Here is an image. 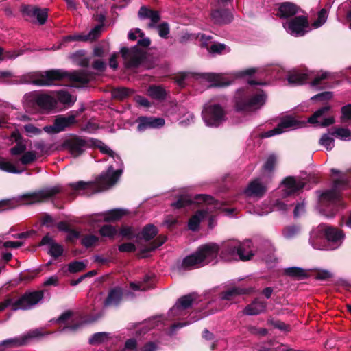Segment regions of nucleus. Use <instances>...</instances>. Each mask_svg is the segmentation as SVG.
<instances>
[{
	"mask_svg": "<svg viewBox=\"0 0 351 351\" xmlns=\"http://www.w3.org/2000/svg\"><path fill=\"white\" fill-rule=\"evenodd\" d=\"M99 150L114 160V164L110 165L106 173L100 175L95 184L84 182L80 181L70 184L73 190L79 191L81 189H94L95 192H99L109 189L113 186L119 180L123 172V162L121 158L109 147L99 141L95 143Z\"/></svg>",
	"mask_w": 351,
	"mask_h": 351,
	"instance_id": "nucleus-1",
	"label": "nucleus"
},
{
	"mask_svg": "<svg viewBox=\"0 0 351 351\" xmlns=\"http://www.w3.org/2000/svg\"><path fill=\"white\" fill-rule=\"evenodd\" d=\"M68 79L74 86L87 84L91 75L85 71L67 73L60 69L29 73L23 77L24 83H32L38 86H51L63 79Z\"/></svg>",
	"mask_w": 351,
	"mask_h": 351,
	"instance_id": "nucleus-2",
	"label": "nucleus"
},
{
	"mask_svg": "<svg viewBox=\"0 0 351 351\" xmlns=\"http://www.w3.org/2000/svg\"><path fill=\"white\" fill-rule=\"evenodd\" d=\"M219 247L214 243H209L199 247L193 254L183 261V266L187 268H198L209 263H217Z\"/></svg>",
	"mask_w": 351,
	"mask_h": 351,
	"instance_id": "nucleus-3",
	"label": "nucleus"
},
{
	"mask_svg": "<svg viewBox=\"0 0 351 351\" xmlns=\"http://www.w3.org/2000/svg\"><path fill=\"white\" fill-rule=\"evenodd\" d=\"M60 191V187L54 186L45 189L34 193L23 195L17 198L0 201V211L14 208L20 204H32L40 203L48 199Z\"/></svg>",
	"mask_w": 351,
	"mask_h": 351,
	"instance_id": "nucleus-4",
	"label": "nucleus"
},
{
	"mask_svg": "<svg viewBox=\"0 0 351 351\" xmlns=\"http://www.w3.org/2000/svg\"><path fill=\"white\" fill-rule=\"evenodd\" d=\"M253 255L252 243L250 240L243 243L238 241L227 242L220 254L221 258L226 261L237 260V257L242 261H248Z\"/></svg>",
	"mask_w": 351,
	"mask_h": 351,
	"instance_id": "nucleus-5",
	"label": "nucleus"
},
{
	"mask_svg": "<svg viewBox=\"0 0 351 351\" xmlns=\"http://www.w3.org/2000/svg\"><path fill=\"white\" fill-rule=\"evenodd\" d=\"M324 237L338 246L341 243L344 235L341 230L322 224L311 232L310 244L315 249L323 250L324 246L318 243V240Z\"/></svg>",
	"mask_w": 351,
	"mask_h": 351,
	"instance_id": "nucleus-6",
	"label": "nucleus"
},
{
	"mask_svg": "<svg viewBox=\"0 0 351 351\" xmlns=\"http://www.w3.org/2000/svg\"><path fill=\"white\" fill-rule=\"evenodd\" d=\"M266 96L262 90L252 93L239 90L236 96V108L239 111H249L261 108L265 102Z\"/></svg>",
	"mask_w": 351,
	"mask_h": 351,
	"instance_id": "nucleus-7",
	"label": "nucleus"
},
{
	"mask_svg": "<svg viewBox=\"0 0 351 351\" xmlns=\"http://www.w3.org/2000/svg\"><path fill=\"white\" fill-rule=\"evenodd\" d=\"M43 298L42 291L27 292L19 299L8 298L0 302V311L7 307H10L13 311L28 310L36 305Z\"/></svg>",
	"mask_w": 351,
	"mask_h": 351,
	"instance_id": "nucleus-8",
	"label": "nucleus"
},
{
	"mask_svg": "<svg viewBox=\"0 0 351 351\" xmlns=\"http://www.w3.org/2000/svg\"><path fill=\"white\" fill-rule=\"evenodd\" d=\"M329 77V74L326 72H320L315 75L313 73H300L297 71H293L287 75V80L289 84L293 85H301L308 80H312L311 86L317 87L324 84V80Z\"/></svg>",
	"mask_w": 351,
	"mask_h": 351,
	"instance_id": "nucleus-9",
	"label": "nucleus"
},
{
	"mask_svg": "<svg viewBox=\"0 0 351 351\" xmlns=\"http://www.w3.org/2000/svg\"><path fill=\"white\" fill-rule=\"evenodd\" d=\"M195 199L197 202L202 201L210 205V207H208L206 210H199L190 218L188 226L189 228L193 231H195L198 229L199 223L208 216L209 213L213 212V210L221 208V204L215 202L213 197L208 195H198L196 196Z\"/></svg>",
	"mask_w": 351,
	"mask_h": 351,
	"instance_id": "nucleus-10",
	"label": "nucleus"
},
{
	"mask_svg": "<svg viewBox=\"0 0 351 351\" xmlns=\"http://www.w3.org/2000/svg\"><path fill=\"white\" fill-rule=\"evenodd\" d=\"M36 158L34 151L25 152L18 159L12 162L8 159L0 158V169L12 173H21L23 169H19L21 165H28L32 163Z\"/></svg>",
	"mask_w": 351,
	"mask_h": 351,
	"instance_id": "nucleus-11",
	"label": "nucleus"
},
{
	"mask_svg": "<svg viewBox=\"0 0 351 351\" xmlns=\"http://www.w3.org/2000/svg\"><path fill=\"white\" fill-rule=\"evenodd\" d=\"M202 117L206 125L210 127H217L226 119L224 110L217 104L205 106Z\"/></svg>",
	"mask_w": 351,
	"mask_h": 351,
	"instance_id": "nucleus-12",
	"label": "nucleus"
},
{
	"mask_svg": "<svg viewBox=\"0 0 351 351\" xmlns=\"http://www.w3.org/2000/svg\"><path fill=\"white\" fill-rule=\"evenodd\" d=\"M286 31L294 36H302L306 33L305 29L308 26L307 18L304 16H296L283 24Z\"/></svg>",
	"mask_w": 351,
	"mask_h": 351,
	"instance_id": "nucleus-13",
	"label": "nucleus"
},
{
	"mask_svg": "<svg viewBox=\"0 0 351 351\" xmlns=\"http://www.w3.org/2000/svg\"><path fill=\"white\" fill-rule=\"evenodd\" d=\"M347 184V181L344 178H339L334 181L333 186L331 190L324 192L319 197L322 204L325 203L335 204L339 202V191L343 189Z\"/></svg>",
	"mask_w": 351,
	"mask_h": 351,
	"instance_id": "nucleus-14",
	"label": "nucleus"
},
{
	"mask_svg": "<svg viewBox=\"0 0 351 351\" xmlns=\"http://www.w3.org/2000/svg\"><path fill=\"white\" fill-rule=\"evenodd\" d=\"M121 53L128 68L137 67L144 58V52L138 47L130 49L123 47Z\"/></svg>",
	"mask_w": 351,
	"mask_h": 351,
	"instance_id": "nucleus-15",
	"label": "nucleus"
},
{
	"mask_svg": "<svg viewBox=\"0 0 351 351\" xmlns=\"http://www.w3.org/2000/svg\"><path fill=\"white\" fill-rule=\"evenodd\" d=\"M42 335L41 331L39 329H36L21 337L3 340L0 342V351H4V347L12 348L25 345L28 342L29 339Z\"/></svg>",
	"mask_w": 351,
	"mask_h": 351,
	"instance_id": "nucleus-16",
	"label": "nucleus"
},
{
	"mask_svg": "<svg viewBox=\"0 0 351 351\" xmlns=\"http://www.w3.org/2000/svg\"><path fill=\"white\" fill-rule=\"evenodd\" d=\"M34 105L37 106L42 110H51L56 105V100L54 97L47 94L33 93L27 96Z\"/></svg>",
	"mask_w": 351,
	"mask_h": 351,
	"instance_id": "nucleus-17",
	"label": "nucleus"
},
{
	"mask_svg": "<svg viewBox=\"0 0 351 351\" xmlns=\"http://www.w3.org/2000/svg\"><path fill=\"white\" fill-rule=\"evenodd\" d=\"M128 214L125 209L117 208L110 210L105 213L96 214L91 217L90 223L94 226L98 221H114L120 219Z\"/></svg>",
	"mask_w": 351,
	"mask_h": 351,
	"instance_id": "nucleus-18",
	"label": "nucleus"
},
{
	"mask_svg": "<svg viewBox=\"0 0 351 351\" xmlns=\"http://www.w3.org/2000/svg\"><path fill=\"white\" fill-rule=\"evenodd\" d=\"M75 122V116L58 117L56 119L53 125L45 126L43 130L47 133H58L63 131L66 128Z\"/></svg>",
	"mask_w": 351,
	"mask_h": 351,
	"instance_id": "nucleus-19",
	"label": "nucleus"
},
{
	"mask_svg": "<svg viewBox=\"0 0 351 351\" xmlns=\"http://www.w3.org/2000/svg\"><path fill=\"white\" fill-rule=\"evenodd\" d=\"M64 146L66 148L71 154L74 157H77L82 154L87 148V143L81 138H72L66 141Z\"/></svg>",
	"mask_w": 351,
	"mask_h": 351,
	"instance_id": "nucleus-20",
	"label": "nucleus"
},
{
	"mask_svg": "<svg viewBox=\"0 0 351 351\" xmlns=\"http://www.w3.org/2000/svg\"><path fill=\"white\" fill-rule=\"evenodd\" d=\"M330 110V106H326L317 110L308 118V123L317 124L320 126H328L333 123L334 119L332 117H325L324 114Z\"/></svg>",
	"mask_w": 351,
	"mask_h": 351,
	"instance_id": "nucleus-21",
	"label": "nucleus"
},
{
	"mask_svg": "<svg viewBox=\"0 0 351 351\" xmlns=\"http://www.w3.org/2000/svg\"><path fill=\"white\" fill-rule=\"evenodd\" d=\"M194 295L189 294L181 297L176 304L171 308L169 314L172 316H178L183 315V312L189 308L194 300Z\"/></svg>",
	"mask_w": 351,
	"mask_h": 351,
	"instance_id": "nucleus-22",
	"label": "nucleus"
},
{
	"mask_svg": "<svg viewBox=\"0 0 351 351\" xmlns=\"http://www.w3.org/2000/svg\"><path fill=\"white\" fill-rule=\"evenodd\" d=\"M211 38L209 36L204 34L200 35V40L202 41V45L206 47L208 51L212 54H223L227 53L230 51V49L228 46L225 44L215 43H213L210 47H208L207 41Z\"/></svg>",
	"mask_w": 351,
	"mask_h": 351,
	"instance_id": "nucleus-23",
	"label": "nucleus"
},
{
	"mask_svg": "<svg viewBox=\"0 0 351 351\" xmlns=\"http://www.w3.org/2000/svg\"><path fill=\"white\" fill-rule=\"evenodd\" d=\"M306 182L300 178L288 177L283 181L285 193L286 195H290L302 189Z\"/></svg>",
	"mask_w": 351,
	"mask_h": 351,
	"instance_id": "nucleus-24",
	"label": "nucleus"
},
{
	"mask_svg": "<svg viewBox=\"0 0 351 351\" xmlns=\"http://www.w3.org/2000/svg\"><path fill=\"white\" fill-rule=\"evenodd\" d=\"M267 191L266 186L259 179H255L250 182L245 190V194L249 197L260 198L263 196Z\"/></svg>",
	"mask_w": 351,
	"mask_h": 351,
	"instance_id": "nucleus-25",
	"label": "nucleus"
},
{
	"mask_svg": "<svg viewBox=\"0 0 351 351\" xmlns=\"http://www.w3.org/2000/svg\"><path fill=\"white\" fill-rule=\"evenodd\" d=\"M203 77L206 81L210 83V86H226L232 82L229 77L223 74L208 73L204 74Z\"/></svg>",
	"mask_w": 351,
	"mask_h": 351,
	"instance_id": "nucleus-26",
	"label": "nucleus"
},
{
	"mask_svg": "<svg viewBox=\"0 0 351 351\" xmlns=\"http://www.w3.org/2000/svg\"><path fill=\"white\" fill-rule=\"evenodd\" d=\"M103 26L101 25H96L88 34H75L66 36L63 42H69L71 40L87 41L93 40L97 38L101 32Z\"/></svg>",
	"mask_w": 351,
	"mask_h": 351,
	"instance_id": "nucleus-27",
	"label": "nucleus"
},
{
	"mask_svg": "<svg viewBox=\"0 0 351 351\" xmlns=\"http://www.w3.org/2000/svg\"><path fill=\"white\" fill-rule=\"evenodd\" d=\"M137 129L139 132H143L148 128H156L162 127L165 124V120L162 118L155 117H140L138 119Z\"/></svg>",
	"mask_w": 351,
	"mask_h": 351,
	"instance_id": "nucleus-28",
	"label": "nucleus"
},
{
	"mask_svg": "<svg viewBox=\"0 0 351 351\" xmlns=\"http://www.w3.org/2000/svg\"><path fill=\"white\" fill-rule=\"evenodd\" d=\"M267 303L259 299L254 300L243 309V314L247 315H256L265 311Z\"/></svg>",
	"mask_w": 351,
	"mask_h": 351,
	"instance_id": "nucleus-29",
	"label": "nucleus"
},
{
	"mask_svg": "<svg viewBox=\"0 0 351 351\" xmlns=\"http://www.w3.org/2000/svg\"><path fill=\"white\" fill-rule=\"evenodd\" d=\"M41 245H48V253L54 258L60 256L63 252L62 245L54 242L53 239L47 234L45 236L40 242Z\"/></svg>",
	"mask_w": 351,
	"mask_h": 351,
	"instance_id": "nucleus-30",
	"label": "nucleus"
},
{
	"mask_svg": "<svg viewBox=\"0 0 351 351\" xmlns=\"http://www.w3.org/2000/svg\"><path fill=\"white\" fill-rule=\"evenodd\" d=\"M48 10L46 8L40 9L34 6H27L23 9V12L27 15L37 19L39 24L43 25L45 23L47 18Z\"/></svg>",
	"mask_w": 351,
	"mask_h": 351,
	"instance_id": "nucleus-31",
	"label": "nucleus"
},
{
	"mask_svg": "<svg viewBox=\"0 0 351 351\" xmlns=\"http://www.w3.org/2000/svg\"><path fill=\"white\" fill-rule=\"evenodd\" d=\"M211 18L215 23L223 25L231 22L232 15L227 10H215L212 12Z\"/></svg>",
	"mask_w": 351,
	"mask_h": 351,
	"instance_id": "nucleus-32",
	"label": "nucleus"
},
{
	"mask_svg": "<svg viewBox=\"0 0 351 351\" xmlns=\"http://www.w3.org/2000/svg\"><path fill=\"white\" fill-rule=\"evenodd\" d=\"M138 16L141 19H149L151 22L148 27L152 28L159 22L160 19V14L157 11L149 10L145 7H141L138 12Z\"/></svg>",
	"mask_w": 351,
	"mask_h": 351,
	"instance_id": "nucleus-33",
	"label": "nucleus"
},
{
	"mask_svg": "<svg viewBox=\"0 0 351 351\" xmlns=\"http://www.w3.org/2000/svg\"><path fill=\"white\" fill-rule=\"evenodd\" d=\"M304 124V121H299L293 117H287L282 119L278 125L282 133L289 130L302 127Z\"/></svg>",
	"mask_w": 351,
	"mask_h": 351,
	"instance_id": "nucleus-34",
	"label": "nucleus"
},
{
	"mask_svg": "<svg viewBox=\"0 0 351 351\" xmlns=\"http://www.w3.org/2000/svg\"><path fill=\"white\" fill-rule=\"evenodd\" d=\"M299 10V8L295 4L286 2L279 6L278 15L281 18H288L296 14Z\"/></svg>",
	"mask_w": 351,
	"mask_h": 351,
	"instance_id": "nucleus-35",
	"label": "nucleus"
},
{
	"mask_svg": "<svg viewBox=\"0 0 351 351\" xmlns=\"http://www.w3.org/2000/svg\"><path fill=\"white\" fill-rule=\"evenodd\" d=\"M18 136L19 135L17 133H12V136L17 141L16 144L14 147H12L10 150V153L12 157L10 161L12 162H14L15 160L18 159L26 150L25 143L22 141H18Z\"/></svg>",
	"mask_w": 351,
	"mask_h": 351,
	"instance_id": "nucleus-36",
	"label": "nucleus"
},
{
	"mask_svg": "<svg viewBox=\"0 0 351 351\" xmlns=\"http://www.w3.org/2000/svg\"><path fill=\"white\" fill-rule=\"evenodd\" d=\"M123 293L119 288H114L112 289L105 300V306H115L117 305L121 300Z\"/></svg>",
	"mask_w": 351,
	"mask_h": 351,
	"instance_id": "nucleus-37",
	"label": "nucleus"
},
{
	"mask_svg": "<svg viewBox=\"0 0 351 351\" xmlns=\"http://www.w3.org/2000/svg\"><path fill=\"white\" fill-rule=\"evenodd\" d=\"M285 272L287 276L298 280L304 278L308 276L306 271L296 267L287 268Z\"/></svg>",
	"mask_w": 351,
	"mask_h": 351,
	"instance_id": "nucleus-38",
	"label": "nucleus"
},
{
	"mask_svg": "<svg viewBox=\"0 0 351 351\" xmlns=\"http://www.w3.org/2000/svg\"><path fill=\"white\" fill-rule=\"evenodd\" d=\"M148 95L156 99H163L165 98L166 92L161 86H152L147 90Z\"/></svg>",
	"mask_w": 351,
	"mask_h": 351,
	"instance_id": "nucleus-39",
	"label": "nucleus"
},
{
	"mask_svg": "<svg viewBox=\"0 0 351 351\" xmlns=\"http://www.w3.org/2000/svg\"><path fill=\"white\" fill-rule=\"evenodd\" d=\"M250 291V290L244 289L232 288L224 292L221 295V298L224 300H231L234 299L236 295L247 293H249Z\"/></svg>",
	"mask_w": 351,
	"mask_h": 351,
	"instance_id": "nucleus-40",
	"label": "nucleus"
},
{
	"mask_svg": "<svg viewBox=\"0 0 351 351\" xmlns=\"http://www.w3.org/2000/svg\"><path fill=\"white\" fill-rule=\"evenodd\" d=\"M109 334L104 332H97L93 335L88 340L91 345H99L105 343L109 339Z\"/></svg>",
	"mask_w": 351,
	"mask_h": 351,
	"instance_id": "nucleus-41",
	"label": "nucleus"
},
{
	"mask_svg": "<svg viewBox=\"0 0 351 351\" xmlns=\"http://www.w3.org/2000/svg\"><path fill=\"white\" fill-rule=\"evenodd\" d=\"M331 135L343 141H350L351 139V132L346 128H335Z\"/></svg>",
	"mask_w": 351,
	"mask_h": 351,
	"instance_id": "nucleus-42",
	"label": "nucleus"
},
{
	"mask_svg": "<svg viewBox=\"0 0 351 351\" xmlns=\"http://www.w3.org/2000/svg\"><path fill=\"white\" fill-rule=\"evenodd\" d=\"M319 144L324 146L328 151L331 150L335 146L334 138L328 134H324L319 139Z\"/></svg>",
	"mask_w": 351,
	"mask_h": 351,
	"instance_id": "nucleus-43",
	"label": "nucleus"
},
{
	"mask_svg": "<svg viewBox=\"0 0 351 351\" xmlns=\"http://www.w3.org/2000/svg\"><path fill=\"white\" fill-rule=\"evenodd\" d=\"M132 93V90L120 87L113 89L112 92V97L115 99H123Z\"/></svg>",
	"mask_w": 351,
	"mask_h": 351,
	"instance_id": "nucleus-44",
	"label": "nucleus"
},
{
	"mask_svg": "<svg viewBox=\"0 0 351 351\" xmlns=\"http://www.w3.org/2000/svg\"><path fill=\"white\" fill-rule=\"evenodd\" d=\"M56 95L58 101L64 104H71L75 101L73 97L66 91H59L56 93Z\"/></svg>",
	"mask_w": 351,
	"mask_h": 351,
	"instance_id": "nucleus-45",
	"label": "nucleus"
},
{
	"mask_svg": "<svg viewBox=\"0 0 351 351\" xmlns=\"http://www.w3.org/2000/svg\"><path fill=\"white\" fill-rule=\"evenodd\" d=\"M23 128L26 135L29 137L38 136L42 133V129L31 123L25 124Z\"/></svg>",
	"mask_w": 351,
	"mask_h": 351,
	"instance_id": "nucleus-46",
	"label": "nucleus"
},
{
	"mask_svg": "<svg viewBox=\"0 0 351 351\" xmlns=\"http://www.w3.org/2000/svg\"><path fill=\"white\" fill-rule=\"evenodd\" d=\"M98 241L99 237L93 234L85 235L82 239V244L86 247H93L95 245Z\"/></svg>",
	"mask_w": 351,
	"mask_h": 351,
	"instance_id": "nucleus-47",
	"label": "nucleus"
},
{
	"mask_svg": "<svg viewBox=\"0 0 351 351\" xmlns=\"http://www.w3.org/2000/svg\"><path fill=\"white\" fill-rule=\"evenodd\" d=\"M157 234V229L153 225L146 226L142 231V236L145 240L152 239Z\"/></svg>",
	"mask_w": 351,
	"mask_h": 351,
	"instance_id": "nucleus-48",
	"label": "nucleus"
},
{
	"mask_svg": "<svg viewBox=\"0 0 351 351\" xmlns=\"http://www.w3.org/2000/svg\"><path fill=\"white\" fill-rule=\"evenodd\" d=\"M99 233L102 237L112 238L116 234L117 230L111 225H105L100 228Z\"/></svg>",
	"mask_w": 351,
	"mask_h": 351,
	"instance_id": "nucleus-49",
	"label": "nucleus"
},
{
	"mask_svg": "<svg viewBox=\"0 0 351 351\" xmlns=\"http://www.w3.org/2000/svg\"><path fill=\"white\" fill-rule=\"evenodd\" d=\"M193 202L191 197L188 195H182L176 202L172 204V206L176 208L184 207Z\"/></svg>",
	"mask_w": 351,
	"mask_h": 351,
	"instance_id": "nucleus-50",
	"label": "nucleus"
},
{
	"mask_svg": "<svg viewBox=\"0 0 351 351\" xmlns=\"http://www.w3.org/2000/svg\"><path fill=\"white\" fill-rule=\"evenodd\" d=\"M328 14L325 9H322L318 13L317 19L313 23V26L315 28L322 25L326 21Z\"/></svg>",
	"mask_w": 351,
	"mask_h": 351,
	"instance_id": "nucleus-51",
	"label": "nucleus"
},
{
	"mask_svg": "<svg viewBox=\"0 0 351 351\" xmlns=\"http://www.w3.org/2000/svg\"><path fill=\"white\" fill-rule=\"evenodd\" d=\"M299 230V228L295 226H288L285 228L283 235L287 239H291L298 234Z\"/></svg>",
	"mask_w": 351,
	"mask_h": 351,
	"instance_id": "nucleus-52",
	"label": "nucleus"
},
{
	"mask_svg": "<svg viewBox=\"0 0 351 351\" xmlns=\"http://www.w3.org/2000/svg\"><path fill=\"white\" fill-rule=\"evenodd\" d=\"M276 162H277V158L273 154L270 155L267 158V159L263 166L264 170L267 171H272Z\"/></svg>",
	"mask_w": 351,
	"mask_h": 351,
	"instance_id": "nucleus-53",
	"label": "nucleus"
},
{
	"mask_svg": "<svg viewBox=\"0 0 351 351\" xmlns=\"http://www.w3.org/2000/svg\"><path fill=\"white\" fill-rule=\"evenodd\" d=\"M85 268V264L82 262L75 261L69 265V270L71 273L82 271Z\"/></svg>",
	"mask_w": 351,
	"mask_h": 351,
	"instance_id": "nucleus-54",
	"label": "nucleus"
},
{
	"mask_svg": "<svg viewBox=\"0 0 351 351\" xmlns=\"http://www.w3.org/2000/svg\"><path fill=\"white\" fill-rule=\"evenodd\" d=\"M19 54L15 51L3 52V49L0 47V60L4 59H14L16 58Z\"/></svg>",
	"mask_w": 351,
	"mask_h": 351,
	"instance_id": "nucleus-55",
	"label": "nucleus"
},
{
	"mask_svg": "<svg viewBox=\"0 0 351 351\" xmlns=\"http://www.w3.org/2000/svg\"><path fill=\"white\" fill-rule=\"evenodd\" d=\"M158 31L160 36L162 38L167 37L169 33V27L167 23H163L159 25L158 27Z\"/></svg>",
	"mask_w": 351,
	"mask_h": 351,
	"instance_id": "nucleus-56",
	"label": "nucleus"
},
{
	"mask_svg": "<svg viewBox=\"0 0 351 351\" xmlns=\"http://www.w3.org/2000/svg\"><path fill=\"white\" fill-rule=\"evenodd\" d=\"M136 249L134 244L132 243H125L119 246V250L122 252H134Z\"/></svg>",
	"mask_w": 351,
	"mask_h": 351,
	"instance_id": "nucleus-57",
	"label": "nucleus"
},
{
	"mask_svg": "<svg viewBox=\"0 0 351 351\" xmlns=\"http://www.w3.org/2000/svg\"><path fill=\"white\" fill-rule=\"evenodd\" d=\"M332 94L331 92H324L320 94H317L311 97L312 100L319 99L322 101L329 100L332 98Z\"/></svg>",
	"mask_w": 351,
	"mask_h": 351,
	"instance_id": "nucleus-58",
	"label": "nucleus"
},
{
	"mask_svg": "<svg viewBox=\"0 0 351 351\" xmlns=\"http://www.w3.org/2000/svg\"><path fill=\"white\" fill-rule=\"evenodd\" d=\"M281 133H282V130H280L278 125H277L276 128H275L272 130H270L266 132L262 133L261 134V138H268V137H271V136H273L276 134H280Z\"/></svg>",
	"mask_w": 351,
	"mask_h": 351,
	"instance_id": "nucleus-59",
	"label": "nucleus"
},
{
	"mask_svg": "<svg viewBox=\"0 0 351 351\" xmlns=\"http://www.w3.org/2000/svg\"><path fill=\"white\" fill-rule=\"evenodd\" d=\"M23 245L21 241H5L3 243V247L5 248H19Z\"/></svg>",
	"mask_w": 351,
	"mask_h": 351,
	"instance_id": "nucleus-60",
	"label": "nucleus"
},
{
	"mask_svg": "<svg viewBox=\"0 0 351 351\" xmlns=\"http://www.w3.org/2000/svg\"><path fill=\"white\" fill-rule=\"evenodd\" d=\"M342 114L343 119H351V104H348L342 108Z\"/></svg>",
	"mask_w": 351,
	"mask_h": 351,
	"instance_id": "nucleus-61",
	"label": "nucleus"
},
{
	"mask_svg": "<svg viewBox=\"0 0 351 351\" xmlns=\"http://www.w3.org/2000/svg\"><path fill=\"white\" fill-rule=\"evenodd\" d=\"M136 102L142 106L148 107L150 105L149 101L145 98L140 95H137L135 97Z\"/></svg>",
	"mask_w": 351,
	"mask_h": 351,
	"instance_id": "nucleus-62",
	"label": "nucleus"
},
{
	"mask_svg": "<svg viewBox=\"0 0 351 351\" xmlns=\"http://www.w3.org/2000/svg\"><path fill=\"white\" fill-rule=\"evenodd\" d=\"M304 211H305V205H304V202L298 204L295 206V208L294 209V216L295 217H298L302 213H303Z\"/></svg>",
	"mask_w": 351,
	"mask_h": 351,
	"instance_id": "nucleus-63",
	"label": "nucleus"
},
{
	"mask_svg": "<svg viewBox=\"0 0 351 351\" xmlns=\"http://www.w3.org/2000/svg\"><path fill=\"white\" fill-rule=\"evenodd\" d=\"M72 313L71 311H66L58 319V323H66L71 317Z\"/></svg>",
	"mask_w": 351,
	"mask_h": 351,
	"instance_id": "nucleus-64",
	"label": "nucleus"
}]
</instances>
